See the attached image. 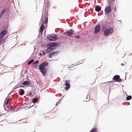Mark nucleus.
Segmentation results:
<instances>
[{
    "instance_id": "26",
    "label": "nucleus",
    "mask_w": 132,
    "mask_h": 132,
    "mask_svg": "<svg viewBox=\"0 0 132 132\" xmlns=\"http://www.w3.org/2000/svg\"><path fill=\"white\" fill-rule=\"evenodd\" d=\"M39 55L40 56H42V54L41 53H39Z\"/></svg>"
},
{
    "instance_id": "21",
    "label": "nucleus",
    "mask_w": 132,
    "mask_h": 132,
    "mask_svg": "<svg viewBox=\"0 0 132 132\" xmlns=\"http://www.w3.org/2000/svg\"><path fill=\"white\" fill-rule=\"evenodd\" d=\"M79 37L78 36H75V38L76 39H78L79 38Z\"/></svg>"
},
{
    "instance_id": "6",
    "label": "nucleus",
    "mask_w": 132,
    "mask_h": 132,
    "mask_svg": "<svg viewBox=\"0 0 132 132\" xmlns=\"http://www.w3.org/2000/svg\"><path fill=\"white\" fill-rule=\"evenodd\" d=\"M120 76L118 75H116L114 76L113 78V80H116V81H118L119 82L121 81V79L120 78Z\"/></svg>"
},
{
    "instance_id": "29",
    "label": "nucleus",
    "mask_w": 132,
    "mask_h": 132,
    "mask_svg": "<svg viewBox=\"0 0 132 132\" xmlns=\"http://www.w3.org/2000/svg\"><path fill=\"white\" fill-rule=\"evenodd\" d=\"M121 65L122 66H123V63H121Z\"/></svg>"
},
{
    "instance_id": "2",
    "label": "nucleus",
    "mask_w": 132,
    "mask_h": 132,
    "mask_svg": "<svg viewBox=\"0 0 132 132\" xmlns=\"http://www.w3.org/2000/svg\"><path fill=\"white\" fill-rule=\"evenodd\" d=\"M48 65V63L46 62H44L39 65V70L42 73V75L45 76L46 73V70L45 67Z\"/></svg>"
},
{
    "instance_id": "19",
    "label": "nucleus",
    "mask_w": 132,
    "mask_h": 132,
    "mask_svg": "<svg viewBox=\"0 0 132 132\" xmlns=\"http://www.w3.org/2000/svg\"><path fill=\"white\" fill-rule=\"evenodd\" d=\"M34 60L33 59H31L28 62V64L29 65L32 63Z\"/></svg>"
},
{
    "instance_id": "7",
    "label": "nucleus",
    "mask_w": 132,
    "mask_h": 132,
    "mask_svg": "<svg viewBox=\"0 0 132 132\" xmlns=\"http://www.w3.org/2000/svg\"><path fill=\"white\" fill-rule=\"evenodd\" d=\"M100 29V26L99 24H98L96 26L94 32L95 34H96L99 32Z\"/></svg>"
},
{
    "instance_id": "20",
    "label": "nucleus",
    "mask_w": 132,
    "mask_h": 132,
    "mask_svg": "<svg viewBox=\"0 0 132 132\" xmlns=\"http://www.w3.org/2000/svg\"><path fill=\"white\" fill-rule=\"evenodd\" d=\"M6 9H4L1 13L3 15L6 12Z\"/></svg>"
},
{
    "instance_id": "16",
    "label": "nucleus",
    "mask_w": 132,
    "mask_h": 132,
    "mask_svg": "<svg viewBox=\"0 0 132 132\" xmlns=\"http://www.w3.org/2000/svg\"><path fill=\"white\" fill-rule=\"evenodd\" d=\"M97 129L96 128H93L89 132H97Z\"/></svg>"
},
{
    "instance_id": "25",
    "label": "nucleus",
    "mask_w": 132,
    "mask_h": 132,
    "mask_svg": "<svg viewBox=\"0 0 132 132\" xmlns=\"http://www.w3.org/2000/svg\"><path fill=\"white\" fill-rule=\"evenodd\" d=\"M59 102H58L57 103H56V105L57 106L58 105V104H59Z\"/></svg>"
},
{
    "instance_id": "31",
    "label": "nucleus",
    "mask_w": 132,
    "mask_h": 132,
    "mask_svg": "<svg viewBox=\"0 0 132 132\" xmlns=\"http://www.w3.org/2000/svg\"><path fill=\"white\" fill-rule=\"evenodd\" d=\"M88 97V95L87 96V97Z\"/></svg>"
},
{
    "instance_id": "28",
    "label": "nucleus",
    "mask_w": 132,
    "mask_h": 132,
    "mask_svg": "<svg viewBox=\"0 0 132 132\" xmlns=\"http://www.w3.org/2000/svg\"><path fill=\"white\" fill-rule=\"evenodd\" d=\"M43 55H44L45 54V52H43Z\"/></svg>"
},
{
    "instance_id": "10",
    "label": "nucleus",
    "mask_w": 132,
    "mask_h": 132,
    "mask_svg": "<svg viewBox=\"0 0 132 132\" xmlns=\"http://www.w3.org/2000/svg\"><path fill=\"white\" fill-rule=\"evenodd\" d=\"M19 93L20 95H23L24 93V91L23 89H20L19 91Z\"/></svg>"
},
{
    "instance_id": "8",
    "label": "nucleus",
    "mask_w": 132,
    "mask_h": 132,
    "mask_svg": "<svg viewBox=\"0 0 132 132\" xmlns=\"http://www.w3.org/2000/svg\"><path fill=\"white\" fill-rule=\"evenodd\" d=\"M111 10V7L110 6H108L106 7L105 9V14H107L110 12Z\"/></svg>"
},
{
    "instance_id": "3",
    "label": "nucleus",
    "mask_w": 132,
    "mask_h": 132,
    "mask_svg": "<svg viewBox=\"0 0 132 132\" xmlns=\"http://www.w3.org/2000/svg\"><path fill=\"white\" fill-rule=\"evenodd\" d=\"M113 32V29L111 28L110 27L104 30V35L105 36H108L111 35Z\"/></svg>"
},
{
    "instance_id": "24",
    "label": "nucleus",
    "mask_w": 132,
    "mask_h": 132,
    "mask_svg": "<svg viewBox=\"0 0 132 132\" xmlns=\"http://www.w3.org/2000/svg\"><path fill=\"white\" fill-rule=\"evenodd\" d=\"M9 102V100H7V102H6V105H7V104H8V102Z\"/></svg>"
},
{
    "instance_id": "30",
    "label": "nucleus",
    "mask_w": 132,
    "mask_h": 132,
    "mask_svg": "<svg viewBox=\"0 0 132 132\" xmlns=\"http://www.w3.org/2000/svg\"><path fill=\"white\" fill-rule=\"evenodd\" d=\"M71 67H68V68L69 69V68H71Z\"/></svg>"
},
{
    "instance_id": "18",
    "label": "nucleus",
    "mask_w": 132,
    "mask_h": 132,
    "mask_svg": "<svg viewBox=\"0 0 132 132\" xmlns=\"http://www.w3.org/2000/svg\"><path fill=\"white\" fill-rule=\"evenodd\" d=\"M37 98H35L32 99V102L33 103H36L37 101Z\"/></svg>"
},
{
    "instance_id": "13",
    "label": "nucleus",
    "mask_w": 132,
    "mask_h": 132,
    "mask_svg": "<svg viewBox=\"0 0 132 132\" xmlns=\"http://www.w3.org/2000/svg\"><path fill=\"white\" fill-rule=\"evenodd\" d=\"M6 33V31L4 30L3 31L1 32L0 34V36L1 37H3L5 35Z\"/></svg>"
},
{
    "instance_id": "9",
    "label": "nucleus",
    "mask_w": 132,
    "mask_h": 132,
    "mask_svg": "<svg viewBox=\"0 0 132 132\" xmlns=\"http://www.w3.org/2000/svg\"><path fill=\"white\" fill-rule=\"evenodd\" d=\"M65 82V85L66 87L65 88V89L67 90L70 87V84L69 83V81L68 80H66Z\"/></svg>"
},
{
    "instance_id": "12",
    "label": "nucleus",
    "mask_w": 132,
    "mask_h": 132,
    "mask_svg": "<svg viewBox=\"0 0 132 132\" xmlns=\"http://www.w3.org/2000/svg\"><path fill=\"white\" fill-rule=\"evenodd\" d=\"M73 31L72 30L70 29L69 31L68 32L67 35L69 36H71L73 34Z\"/></svg>"
},
{
    "instance_id": "11",
    "label": "nucleus",
    "mask_w": 132,
    "mask_h": 132,
    "mask_svg": "<svg viewBox=\"0 0 132 132\" xmlns=\"http://www.w3.org/2000/svg\"><path fill=\"white\" fill-rule=\"evenodd\" d=\"M101 10V7L99 5H97L95 7V10L97 12H99Z\"/></svg>"
},
{
    "instance_id": "15",
    "label": "nucleus",
    "mask_w": 132,
    "mask_h": 132,
    "mask_svg": "<svg viewBox=\"0 0 132 132\" xmlns=\"http://www.w3.org/2000/svg\"><path fill=\"white\" fill-rule=\"evenodd\" d=\"M56 54L55 52H52L49 55V57L50 58L51 57L53 56H54Z\"/></svg>"
},
{
    "instance_id": "22",
    "label": "nucleus",
    "mask_w": 132,
    "mask_h": 132,
    "mask_svg": "<svg viewBox=\"0 0 132 132\" xmlns=\"http://www.w3.org/2000/svg\"><path fill=\"white\" fill-rule=\"evenodd\" d=\"M3 37L0 36V42H1L2 40V38Z\"/></svg>"
},
{
    "instance_id": "1",
    "label": "nucleus",
    "mask_w": 132,
    "mask_h": 132,
    "mask_svg": "<svg viewBox=\"0 0 132 132\" xmlns=\"http://www.w3.org/2000/svg\"><path fill=\"white\" fill-rule=\"evenodd\" d=\"M46 12L45 14V13L43 12V14L42 15V17L41 18L42 21H40V23L39 24V25H40L41 24V26L40 27V32L41 33L42 32L44 29V23L43 22V18L44 17V19H45V23L46 24H47L48 22V13L46 12Z\"/></svg>"
},
{
    "instance_id": "23",
    "label": "nucleus",
    "mask_w": 132,
    "mask_h": 132,
    "mask_svg": "<svg viewBox=\"0 0 132 132\" xmlns=\"http://www.w3.org/2000/svg\"><path fill=\"white\" fill-rule=\"evenodd\" d=\"M3 14H2L1 13L0 14V18H1V17H2V16Z\"/></svg>"
},
{
    "instance_id": "5",
    "label": "nucleus",
    "mask_w": 132,
    "mask_h": 132,
    "mask_svg": "<svg viewBox=\"0 0 132 132\" xmlns=\"http://www.w3.org/2000/svg\"><path fill=\"white\" fill-rule=\"evenodd\" d=\"M57 38V36L55 34L50 35L48 36L47 37L48 39L52 41H54L56 40Z\"/></svg>"
},
{
    "instance_id": "4",
    "label": "nucleus",
    "mask_w": 132,
    "mask_h": 132,
    "mask_svg": "<svg viewBox=\"0 0 132 132\" xmlns=\"http://www.w3.org/2000/svg\"><path fill=\"white\" fill-rule=\"evenodd\" d=\"M56 46L55 44L54 43H52L49 45V46L47 50V52L48 53H49L50 52V51H52L53 49H55Z\"/></svg>"
},
{
    "instance_id": "27",
    "label": "nucleus",
    "mask_w": 132,
    "mask_h": 132,
    "mask_svg": "<svg viewBox=\"0 0 132 132\" xmlns=\"http://www.w3.org/2000/svg\"><path fill=\"white\" fill-rule=\"evenodd\" d=\"M61 98H61L60 99H59V102H60V101H61Z\"/></svg>"
},
{
    "instance_id": "17",
    "label": "nucleus",
    "mask_w": 132,
    "mask_h": 132,
    "mask_svg": "<svg viewBox=\"0 0 132 132\" xmlns=\"http://www.w3.org/2000/svg\"><path fill=\"white\" fill-rule=\"evenodd\" d=\"M131 96L130 95L127 96L126 97V100L127 101L131 99Z\"/></svg>"
},
{
    "instance_id": "14",
    "label": "nucleus",
    "mask_w": 132,
    "mask_h": 132,
    "mask_svg": "<svg viewBox=\"0 0 132 132\" xmlns=\"http://www.w3.org/2000/svg\"><path fill=\"white\" fill-rule=\"evenodd\" d=\"M30 84V82L27 80L24 81L22 83V84L24 85H28Z\"/></svg>"
}]
</instances>
